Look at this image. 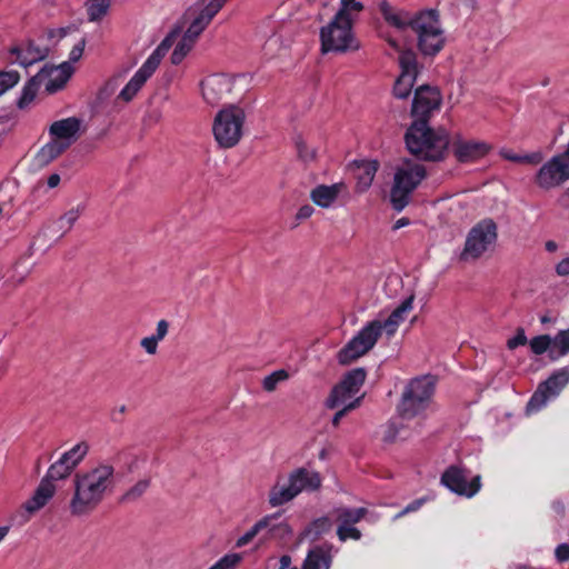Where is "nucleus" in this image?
Instances as JSON below:
<instances>
[{
  "label": "nucleus",
  "instance_id": "obj_11",
  "mask_svg": "<svg viewBox=\"0 0 569 569\" xmlns=\"http://www.w3.org/2000/svg\"><path fill=\"white\" fill-rule=\"evenodd\" d=\"M380 319L369 321L337 355L340 365H349L369 352L382 333Z\"/></svg>",
  "mask_w": 569,
  "mask_h": 569
},
{
  "label": "nucleus",
  "instance_id": "obj_35",
  "mask_svg": "<svg viewBox=\"0 0 569 569\" xmlns=\"http://www.w3.org/2000/svg\"><path fill=\"white\" fill-rule=\"evenodd\" d=\"M363 8L362 2L358 0H340L339 10L333 17L353 24Z\"/></svg>",
  "mask_w": 569,
  "mask_h": 569
},
{
  "label": "nucleus",
  "instance_id": "obj_53",
  "mask_svg": "<svg viewBox=\"0 0 569 569\" xmlns=\"http://www.w3.org/2000/svg\"><path fill=\"white\" fill-rule=\"evenodd\" d=\"M527 342H528V339H527V336L525 333V329L523 328H518L517 331H516V336L510 338V339H508L507 347L510 350H513V349H516L519 346H525Z\"/></svg>",
  "mask_w": 569,
  "mask_h": 569
},
{
  "label": "nucleus",
  "instance_id": "obj_60",
  "mask_svg": "<svg viewBox=\"0 0 569 569\" xmlns=\"http://www.w3.org/2000/svg\"><path fill=\"white\" fill-rule=\"evenodd\" d=\"M556 272L560 277L569 274V256L565 257L559 263H557Z\"/></svg>",
  "mask_w": 569,
  "mask_h": 569
},
{
  "label": "nucleus",
  "instance_id": "obj_49",
  "mask_svg": "<svg viewBox=\"0 0 569 569\" xmlns=\"http://www.w3.org/2000/svg\"><path fill=\"white\" fill-rule=\"evenodd\" d=\"M241 560L242 557L239 553H228L219 559L209 569H236Z\"/></svg>",
  "mask_w": 569,
  "mask_h": 569
},
{
  "label": "nucleus",
  "instance_id": "obj_16",
  "mask_svg": "<svg viewBox=\"0 0 569 569\" xmlns=\"http://www.w3.org/2000/svg\"><path fill=\"white\" fill-rule=\"evenodd\" d=\"M451 151L458 162L471 163L486 157L491 146L483 141L463 137L459 133L450 137Z\"/></svg>",
  "mask_w": 569,
  "mask_h": 569
},
{
  "label": "nucleus",
  "instance_id": "obj_8",
  "mask_svg": "<svg viewBox=\"0 0 569 569\" xmlns=\"http://www.w3.org/2000/svg\"><path fill=\"white\" fill-rule=\"evenodd\" d=\"M353 24L333 17L320 29L321 52L346 53L359 49Z\"/></svg>",
  "mask_w": 569,
  "mask_h": 569
},
{
  "label": "nucleus",
  "instance_id": "obj_13",
  "mask_svg": "<svg viewBox=\"0 0 569 569\" xmlns=\"http://www.w3.org/2000/svg\"><path fill=\"white\" fill-rule=\"evenodd\" d=\"M569 180V159L563 152L552 156L539 168L535 176L538 188L549 191Z\"/></svg>",
  "mask_w": 569,
  "mask_h": 569
},
{
  "label": "nucleus",
  "instance_id": "obj_32",
  "mask_svg": "<svg viewBox=\"0 0 569 569\" xmlns=\"http://www.w3.org/2000/svg\"><path fill=\"white\" fill-rule=\"evenodd\" d=\"M413 297H409L398 306L387 319L380 320L381 329L388 335L392 336L399 325L403 322L406 315L412 309Z\"/></svg>",
  "mask_w": 569,
  "mask_h": 569
},
{
  "label": "nucleus",
  "instance_id": "obj_47",
  "mask_svg": "<svg viewBox=\"0 0 569 569\" xmlns=\"http://www.w3.org/2000/svg\"><path fill=\"white\" fill-rule=\"evenodd\" d=\"M82 212L83 207L80 204L69 209L59 218L60 228L66 229V231L70 230L76 221L80 218Z\"/></svg>",
  "mask_w": 569,
  "mask_h": 569
},
{
  "label": "nucleus",
  "instance_id": "obj_56",
  "mask_svg": "<svg viewBox=\"0 0 569 569\" xmlns=\"http://www.w3.org/2000/svg\"><path fill=\"white\" fill-rule=\"evenodd\" d=\"M144 120L148 126L158 124L162 120V111L159 108H153L147 113Z\"/></svg>",
  "mask_w": 569,
  "mask_h": 569
},
{
  "label": "nucleus",
  "instance_id": "obj_10",
  "mask_svg": "<svg viewBox=\"0 0 569 569\" xmlns=\"http://www.w3.org/2000/svg\"><path fill=\"white\" fill-rule=\"evenodd\" d=\"M367 372L363 368H356L347 372L342 380L336 385L326 399V407L337 409L340 406H348L359 399L361 403L365 393H360L365 383Z\"/></svg>",
  "mask_w": 569,
  "mask_h": 569
},
{
  "label": "nucleus",
  "instance_id": "obj_63",
  "mask_svg": "<svg viewBox=\"0 0 569 569\" xmlns=\"http://www.w3.org/2000/svg\"><path fill=\"white\" fill-rule=\"evenodd\" d=\"M425 502V499H417L412 502H410L405 509H403V512H413V511H417L421 508V506L423 505Z\"/></svg>",
  "mask_w": 569,
  "mask_h": 569
},
{
  "label": "nucleus",
  "instance_id": "obj_3",
  "mask_svg": "<svg viewBox=\"0 0 569 569\" xmlns=\"http://www.w3.org/2000/svg\"><path fill=\"white\" fill-rule=\"evenodd\" d=\"M82 120L69 117L53 121L48 129L50 140L40 148L34 157V164L47 167L66 152L81 136Z\"/></svg>",
  "mask_w": 569,
  "mask_h": 569
},
{
  "label": "nucleus",
  "instance_id": "obj_46",
  "mask_svg": "<svg viewBox=\"0 0 569 569\" xmlns=\"http://www.w3.org/2000/svg\"><path fill=\"white\" fill-rule=\"evenodd\" d=\"M551 353H556L557 357L569 353V328L556 335Z\"/></svg>",
  "mask_w": 569,
  "mask_h": 569
},
{
  "label": "nucleus",
  "instance_id": "obj_20",
  "mask_svg": "<svg viewBox=\"0 0 569 569\" xmlns=\"http://www.w3.org/2000/svg\"><path fill=\"white\" fill-rule=\"evenodd\" d=\"M232 88L233 81L227 74H212L201 81L202 98L211 106H217L227 99Z\"/></svg>",
  "mask_w": 569,
  "mask_h": 569
},
{
  "label": "nucleus",
  "instance_id": "obj_52",
  "mask_svg": "<svg viewBox=\"0 0 569 569\" xmlns=\"http://www.w3.org/2000/svg\"><path fill=\"white\" fill-rule=\"evenodd\" d=\"M359 407V399L353 401L352 403L348 405V406H340L338 409V411L335 413V416L332 417V426L333 427H338L339 423H340V420L348 413L350 412L351 410H355L356 408Z\"/></svg>",
  "mask_w": 569,
  "mask_h": 569
},
{
  "label": "nucleus",
  "instance_id": "obj_37",
  "mask_svg": "<svg viewBox=\"0 0 569 569\" xmlns=\"http://www.w3.org/2000/svg\"><path fill=\"white\" fill-rule=\"evenodd\" d=\"M89 450L86 442H79L73 446L70 450L66 451L60 458L66 465L72 470L84 459Z\"/></svg>",
  "mask_w": 569,
  "mask_h": 569
},
{
  "label": "nucleus",
  "instance_id": "obj_31",
  "mask_svg": "<svg viewBox=\"0 0 569 569\" xmlns=\"http://www.w3.org/2000/svg\"><path fill=\"white\" fill-rule=\"evenodd\" d=\"M333 522L330 517L322 516L313 519L299 535V540L318 541L322 536L331 532Z\"/></svg>",
  "mask_w": 569,
  "mask_h": 569
},
{
  "label": "nucleus",
  "instance_id": "obj_27",
  "mask_svg": "<svg viewBox=\"0 0 569 569\" xmlns=\"http://www.w3.org/2000/svg\"><path fill=\"white\" fill-rule=\"evenodd\" d=\"M380 37L388 43L390 48L399 52V67L402 74H409L417 77L418 74V62L417 56L411 49H402L400 43L389 33H381Z\"/></svg>",
  "mask_w": 569,
  "mask_h": 569
},
{
  "label": "nucleus",
  "instance_id": "obj_40",
  "mask_svg": "<svg viewBox=\"0 0 569 569\" xmlns=\"http://www.w3.org/2000/svg\"><path fill=\"white\" fill-rule=\"evenodd\" d=\"M72 471L73 470L68 465H66L61 458H59V460L49 467L43 479H48L49 482L54 483V481L68 478Z\"/></svg>",
  "mask_w": 569,
  "mask_h": 569
},
{
  "label": "nucleus",
  "instance_id": "obj_57",
  "mask_svg": "<svg viewBox=\"0 0 569 569\" xmlns=\"http://www.w3.org/2000/svg\"><path fill=\"white\" fill-rule=\"evenodd\" d=\"M555 556L558 561L565 562L569 560V545L568 543H561L559 545L555 550Z\"/></svg>",
  "mask_w": 569,
  "mask_h": 569
},
{
  "label": "nucleus",
  "instance_id": "obj_17",
  "mask_svg": "<svg viewBox=\"0 0 569 569\" xmlns=\"http://www.w3.org/2000/svg\"><path fill=\"white\" fill-rule=\"evenodd\" d=\"M441 483L450 491L465 496L473 497L481 488V477L475 476L471 481L467 480L466 471L457 466H450L441 476Z\"/></svg>",
  "mask_w": 569,
  "mask_h": 569
},
{
  "label": "nucleus",
  "instance_id": "obj_24",
  "mask_svg": "<svg viewBox=\"0 0 569 569\" xmlns=\"http://www.w3.org/2000/svg\"><path fill=\"white\" fill-rule=\"evenodd\" d=\"M39 72H44L41 83L44 86L46 91L54 93L66 86L73 73V68L69 62H63L56 67H44Z\"/></svg>",
  "mask_w": 569,
  "mask_h": 569
},
{
  "label": "nucleus",
  "instance_id": "obj_30",
  "mask_svg": "<svg viewBox=\"0 0 569 569\" xmlns=\"http://www.w3.org/2000/svg\"><path fill=\"white\" fill-rule=\"evenodd\" d=\"M297 496L295 486H292L289 477L286 481L279 479L269 490L268 503L271 508H277L292 501Z\"/></svg>",
  "mask_w": 569,
  "mask_h": 569
},
{
  "label": "nucleus",
  "instance_id": "obj_7",
  "mask_svg": "<svg viewBox=\"0 0 569 569\" xmlns=\"http://www.w3.org/2000/svg\"><path fill=\"white\" fill-rule=\"evenodd\" d=\"M244 110L237 104L223 107L214 117L212 132L221 148H232L241 139Z\"/></svg>",
  "mask_w": 569,
  "mask_h": 569
},
{
  "label": "nucleus",
  "instance_id": "obj_6",
  "mask_svg": "<svg viewBox=\"0 0 569 569\" xmlns=\"http://www.w3.org/2000/svg\"><path fill=\"white\" fill-rule=\"evenodd\" d=\"M436 381L431 376H422L411 379L406 386L398 412L403 419L421 417L429 407Z\"/></svg>",
  "mask_w": 569,
  "mask_h": 569
},
{
  "label": "nucleus",
  "instance_id": "obj_51",
  "mask_svg": "<svg viewBox=\"0 0 569 569\" xmlns=\"http://www.w3.org/2000/svg\"><path fill=\"white\" fill-rule=\"evenodd\" d=\"M299 158L305 162H310L316 159V149L308 146L303 140H297L296 142Z\"/></svg>",
  "mask_w": 569,
  "mask_h": 569
},
{
  "label": "nucleus",
  "instance_id": "obj_5",
  "mask_svg": "<svg viewBox=\"0 0 569 569\" xmlns=\"http://www.w3.org/2000/svg\"><path fill=\"white\" fill-rule=\"evenodd\" d=\"M425 177V167L411 160L396 167L390 189V202L395 210L401 211L409 203L411 193Z\"/></svg>",
  "mask_w": 569,
  "mask_h": 569
},
{
  "label": "nucleus",
  "instance_id": "obj_18",
  "mask_svg": "<svg viewBox=\"0 0 569 569\" xmlns=\"http://www.w3.org/2000/svg\"><path fill=\"white\" fill-rule=\"evenodd\" d=\"M442 98L437 88L429 86H421L415 92L412 101L411 116L416 118L415 121H426L430 113L440 108Z\"/></svg>",
  "mask_w": 569,
  "mask_h": 569
},
{
  "label": "nucleus",
  "instance_id": "obj_34",
  "mask_svg": "<svg viewBox=\"0 0 569 569\" xmlns=\"http://www.w3.org/2000/svg\"><path fill=\"white\" fill-rule=\"evenodd\" d=\"M257 34L263 41L262 49L269 57H273L277 52L276 46H279L281 40L277 34L276 26L272 22L267 21L260 24L257 29Z\"/></svg>",
  "mask_w": 569,
  "mask_h": 569
},
{
  "label": "nucleus",
  "instance_id": "obj_4",
  "mask_svg": "<svg viewBox=\"0 0 569 569\" xmlns=\"http://www.w3.org/2000/svg\"><path fill=\"white\" fill-rule=\"evenodd\" d=\"M417 36V46L425 56H436L446 43L445 30L436 10L418 11L411 29Z\"/></svg>",
  "mask_w": 569,
  "mask_h": 569
},
{
  "label": "nucleus",
  "instance_id": "obj_22",
  "mask_svg": "<svg viewBox=\"0 0 569 569\" xmlns=\"http://www.w3.org/2000/svg\"><path fill=\"white\" fill-rule=\"evenodd\" d=\"M568 382V372L566 370L557 371L539 385L538 390L530 399L528 407L532 409L541 408L550 397L557 396Z\"/></svg>",
  "mask_w": 569,
  "mask_h": 569
},
{
  "label": "nucleus",
  "instance_id": "obj_15",
  "mask_svg": "<svg viewBox=\"0 0 569 569\" xmlns=\"http://www.w3.org/2000/svg\"><path fill=\"white\" fill-rule=\"evenodd\" d=\"M368 513L367 508H349L338 507L333 509L332 516L337 523V537L339 541L346 542L347 540H360L362 537L361 531L356 527L366 515Z\"/></svg>",
  "mask_w": 569,
  "mask_h": 569
},
{
  "label": "nucleus",
  "instance_id": "obj_26",
  "mask_svg": "<svg viewBox=\"0 0 569 569\" xmlns=\"http://www.w3.org/2000/svg\"><path fill=\"white\" fill-rule=\"evenodd\" d=\"M9 62L18 63L22 67H29L36 62L43 60L47 56V50L29 42L23 47H12L9 50Z\"/></svg>",
  "mask_w": 569,
  "mask_h": 569
},
{
  "label": "nucleus",
  "instance_id": "obj_19",
  "mask_svg": "<svg viewBox=\"0 0 569 569\" xmlns=\"http://www.w3.org/2000/svg\"><path fill=\"white\" fill-rule=\"evenodd\" d=\"M378 10L383 21L399 32L412 29L418 12L393 6L389 0H377Z\"/></svg>",
  "mask_w": 569,
  "mask_h": 569
},
{
  "label": "nucleus",
  "instance_id": "obj_42",
  "mask_svg": "<svg viewBox=\"0 0 569 569\" xmlns=\"http://www.w3.org/2000/svg\"><path fill=\"white\" fill-rule=\"evenodd\" d=\"M150 479H140L134 485H132L123 495V502H133L140 499L149 489Z\"/></svg>",
  "mask_w": 569,
  "mask_h": 569
},
{
  "label": "nucleus",
  "instance_id": "obj_45",
  "mask_svg": "<svg viewBox=\"0 0 569 569\" xmlns=\"http://www.w3.org/2000/svg\"><path fill=\"white\" fill-rule=\"evenodd\" d=\"M501 157L506 160L518 162V163H531V164H538L542 160V156L540 152H535L531 154H516L510 150H502L500 152Z\"/></svg>",
  "mask_w": 569,
  "mask_h": 569
},
{
  "label": "nucleus",
  "instance_id": "obj_36",
  "mask_svg": "<svg viewBox=\"0 0 569 569\" xmlns=\"http://www.w3.org/2000/svg\"><path fill=\"white\" fill-rule=\"evenodd\" d=\"M43 76L44 72H38L24 84L21 91V96L17 102L20 109L27 108L33 101L39 90V87L42 84L41 79L43 78Z\"/></svg>",
  "mask_w": 569,
  "mask_h": 569
},
{
  "label": "nucleus",
  "instance_id": "obj_58",
  "mask_svg": "<svg viewBox=\"0 0 569 569\" xmlns=\"http://www.w3.org/2000/svg\"><path fill=\"white\" fill-rule=\"evenodd\" d=\"M84 44H86V40L84 39H81L71 50L70 52V56H69V59L70 61L72 62H76L78 61L82 53H83V49H84Z\"/></svg>",
  "mask_w": 569,
  "mask_h": 569
},
{
  "label": "nucleus",
  "instance_id": "obj_41",
  "mask_svg": "<svg viewBox=\"0 0 569 569\" xmlns=\"http://www.w3.org/2000/svg\"><path fill=\"white\" fill-rule=\"evenodd\" d=\"M529 346H530L531 351L535 355L539 356V355L545 353L547 350L551 351V349L553 348V338H551L549 335L537 336V337H533L529 341ZM550 357L552 359L557 358L556 353H551V352H550Z\"/></svg>",
  "mask_w": 569,
  "mask_h": 569
},
{
  "label": "nucleus",
  "instance_id": "obj_33",
  "mask_svg": "<svg viewBox=\"0 0 569 569\" xmlns=\"http://www.w3.org/2000/svg\"><path fill=\"white\" fill-rule=\"evenodd\" d=\"M377 170V161L362 160L355 162V177L357 179V190L359 192L366 191L371 186Z\"/></svg>",
  "mask_w": 569,
  "mask_h": 569
},
{
  "label": "nucleus",
  "instance_id": "obj_9",
  "mask_svg": "<svg viewBox=\"0 0 569 569\" xmlns=\"http://www.w3.org/2000/svg\"><path fill=\"white\" fill-rule=\"evenodd\" d=\"M178 37V31H171L149 56L140 69L133 74L126 87L120 91L118 98L124 102L131 101L146 81L153 74L159 67L162 58L170 50Z\"/></svg>",
  "mask_w": 569,
  "mask_h": 569
},
{
  "label": "nucleus",
  "instance_id": "obj_38",
  "mask_svg": "<svg viewBox=\"0 0 569 569\" xmlns=\"http://www.w3.org/2000/svg\"><path fill=\"white\" fill-rule=\"evenodd\" d=\"M197 40L191 38L190 36L183 33L180 41L173 49L171 54L172 64H179L183 61V59L189 54V52L193 49Z\"/></svg>",
  "mask_w": 569,
  "mask_h": 569
},
{
  "label": "nucleus",
  "instance_id": "obj_59",
  "mask_svg": "<svg viewBox=\"0 0 569 569\" xmlns=\"http://www.w3.org/2000/svg\"><path fill=\"white\" fill-rule=\"evenodd\" d=\"M315 212V209L310 204H305L299 208L296 213V219L301 221L310 218Z\"/></svg>",
  "mask_w": 569,
  "mask_h": 569
},
{
  "label": "nucleus",
  "instance_id": "obj_39",
  "mask_svg": "<svg viewBox=\"0 0 569 569\" xmlns=\"http://www.w3.org/2000/svg\"><path fill=\"white\" fill-rule=\"evenodd\" d=\"M415 76L402 74L397 78L393 86V94L398 99H407L412 90V87L416 82Z\"/></svg>",
  "mask_w": 569,
  "mask_h": 569
},
{
  "label": "nucleus",
  "instance_id": "obj_54",
  "mask_svg": "<svg viewBox=\"0 0 569 569\" xmlns=\"http://www.w3.org/2000/svg\"><path fill=\"white\" fill-rule=\"evenodd\" d=\"M159 341L152 336L144 337L140 341V346L144 349L148 355H156L158 350Z\"/></svg>",
  "mask_w": 569,
  "mask_h": 569
},
{
  "label": "nucleus",
  "instance_id": "obj_1",
  "mask_svg": "<svg viewBox=\"0 0 569 569\" xmlns=\"http://www.w3.org/2000/svg\"><path fill=\"white\" fill-rule=\"evenodd\" d=\"M117 470L109 461L97 462L77 472L72 478V493L68 503L73 517L91 515L117 486Z\"/></svg>",
  "mask_w": 569,
  "mask_h": 569
},
{
  "label": "nucleus",
  "instance_id": "obj_61",
  "mask_svg": "<svg viewBox=\"0 0 569 569\" xmlns=\"http://www.w3.org/2000/svg\"><path fill=\"white\" fill-rule=\"evenodd\" d=\"M398 438V429L393 425H389L385 431L383 440L386 442H393Z\"/></svg>",
  "mask_w": 569,
  "mask_h": 569
},
{
  "label": "nucleus",
  "instance_id": "obj_14",
  "mask_svg": "<svg viewBox=\"0 0 569 569\" xmlns=\"http://www.w3.org/2000/svg\"><path fill=\"white\" fill-rule=\"evenodd\" d=\"M227 1L228 0H210L206 2V0H201V2L190 7L184 14V19L189 21V26L184 33L198 40L200 34Z\"/></svg>",
  "mask_w": 569,
  "mask_h": 569
},
{
  "label": "nucleus",
  "instance_id": "obj_21",
  "mask_svg": "<svg viewBox=\"0 0 569 569\" xmlns=\"http://www.w3.org/2000/svg\"><path fill=\"white\" fill-rule=\"evenodd\" d=\"M261 531L266 530V538L279 545H286L293 536V529L280 512L266 515L259 519Z\"/></svg>",
  "mask_w": 569,
  "mask_h": 569
},
{
  "label": "nucleus",
  "instance_id": "obj_48",
  "mask_svg": "<svg viewBox=\"0 0 569 569\" xmlns=\"http://www.w3.org/2000/svg\"><path fill=\"white\" fill-rule=\"evenodd\" d=\"M20 81L18 71H0V96L13 88Z\"/></svg>",
  "mask_w": 569,
  "mask_h": 569
},
{
  "label": "nucleus",
  "instance_id": "obj_12",
  "mask_svg": "<svg viewBox=\"0 0 569 569\" xmlns=\"http://www.w3.org/2000/svg\"><path fill=\"white\" fill-rule=\"evenodd\" d=\"M497 240V226L491 219L478 222L468 233L460 259L476 260L488 251Z\"/></svg>",
  "mask_w": 569,
  "mask_h": 569
},
{
  "label": "nucleus",
  "instance_id": "obj_50",
  "mask_svg": "<svg viewBox=\"0 0 569 569\" xmlns=\"http://www.w3.org/2000/svg\"><path fill=\"white\" fill-rule=\"evenodd\" d=\"M261 532L259 520L254 522V525L246 531L242 536H240L236 541L237 548H242L249 545L259 533Z\"/></svg>",
  "mask_w": 569,
  "mask_h": 569
},
{
  "label": "nucleus",
  "instance_id": "obj_44",
  "mask_svg": "<svg viewBox=\"0 0 569 569\" xmlns=\"http://www.w3.org/2000/svg\"><path fill=\"white\" fill-rule=\"evenodd\" d=\"M289 373L284 369L276 370L272 373L266 376L262 380V388L267 392H272L277 389L280 382L287 381Z\"/></svg>",
  "mask_w": 569,
  "mask_h": 569
},
{
  "label": "nucleus",
  "instance_id": "obj_23",
  "mask_svg": "<svg viewBox=\"0 0 569 569\" xmlns=\"http://www.w3.org/2000/svg\"><path fill=\"white\" fill-rule=\"evenodd\" d=\"M348 188L345 182L340 181L333 184H318L310 191L311 201L322 208H332L338 199L347 193Z\"/></svg>",
  "mask_w": 569,
  "mask_h": 569
},
{
  "label": "nucleus",
  "instance_id": "obj_64",
  "mask_svg": "<svg viewBox=\"0 0 569 569\" xmlns=\"http://www.w3.org/2000/svg\"><path fill=\"white\" fill-rule=\"evenodd\" d=\"M60 180H61V179H60V176H59L58 173H52V174H50V176H49V178H48V181H47L48 187H49V188H56V187H58V186H59V183H60Z\"/></svg>",
  "mask_w": 569,
  "mask_h": 569
},
{
  "label": "nucleus",
  "instance_id": "obj_55",
  "mask_svg": "<svg viewBox=\"0 0 569 569\" xmlns=\"http://www.w3.org/2000/svg\"><path fill=\"white\" fill-rule=\"evenodd\" d=\"M169 330V323L167 320L161 319L157 322L156 333L152 335L159 342L164 339Z\"/></svg>",
  "mask_w": 569,
  "mask_h": 569
},
{
  "label": "nucleus",
  "instance_id": "obj_62",
  "mask_svg": "<svg viewBox=\"0 0 569 569\" xmlns=\"http://www.w3.org/2000/svg\"><path fill=\"white\" fill-rule=\"evenodd\" d=\"M278 569H299L296 566H292V559L289 555H283L279 559V568Z\"/></svg>",
  "mask_w": 569,
  "mask_h": 569
},
{
  "label": "nucleus",
  "instance_id": "obj_43",
  "mask_svg": "<svg viewBox=\"0 0 569 569\" xmlns=\"http://www.w3.org/2000/svg\"><path fill=\"white\" fill-rule=\"evenodd\" d=\"M110 7V0H89L87 3V11L90 21L100 20Z\"/></svg>",
  "mask_w": 569,
  "mask_h": 569
},
{
  "label": "nucleus",
  "instance_id": "obj_2",
  "mask_svg": "<svg viewBox=\"0 0 569 569\" xmlns=\"http://www.w3.org/2000/svg\"><path fill=\"white\" fill-rule=\"evenodd\" d=\"M450 136L443 129H431L426 121H413L406 133V144L410 153L419 159L439 161L445 158Z\"/></svg>",
  "mask_w": 569,
  "mask_h": 569
},
{
  "label": "nucleus",
  "instance_id": "obj_29",
  "mask_svg": "<svg viewBox=\"0 0 569 569\" xmlns=\"http://www.w3.org/2000/svg\"><path fill=\"white\" fill-rule=\"evenodd\" d=\"M57 487L54 483H51L48 481V479L42 478L32 497L23 503V509L28 513H34L39 511L54 496Z\"/></svg>",
  "mask_w": 569,
  "mask_h": 569
},
{
  "label": "nucleus",
  "instance_id": "obj_25",
  "mask_svg": "<svg viewBox=\"0 0 569 569\" xmlns=\"http://www.w3.org/2000/svg\"><path fill=\"white\" fill-rule=\"evenodd\" d=\"M288 477L292 486H295L297 495L302 491H317L322 485L320 473L308 468H298L290 472Z\"/></svg>",
  "mask_w": 569,
  "mask_h": 569
},
{
  "label": "nucleus",
  "instance_id": "obj_28",
  "mask_svg": "<svg viewBox=\"0 0 569 569\" xmlns=\"http://www.w3.org/2000/svg\"><path fill=\"white\" fill-rule=\"evenodd\" d=\"M331 563V546L318 545L308 550L299 569H330Z\"/></svg>",
  "mask_w": 569,
  "mask_h": 569
}]
</instances>
